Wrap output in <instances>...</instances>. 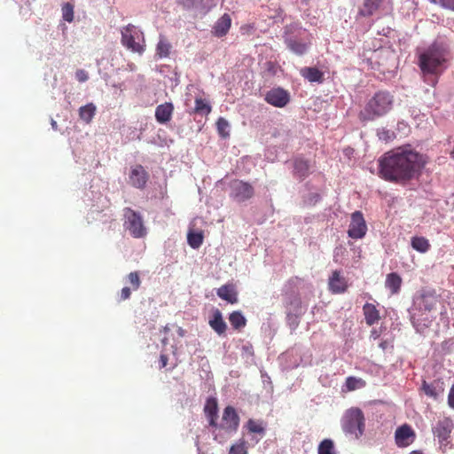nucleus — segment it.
<instances>
[{
	"instance_id": "obj_15",
	"label": "nucleus",
	"mask_w": 454,
	"mask_h": 454,
	"mask_svg": "<svg viewBox=\"0 0 454 454\" xmlns=\"http://www.w3.org/2000/svg\"><path fill=\"white\" fill-rule=\"evenodd\" d=\"M174 111V106L170 102H165L164 104L159 105L155 109V119L160 123H167L171 120Z\"/></svg>"
},
{
	"instance_id": "obj_52",
	"label": "nucleus",
	"mask_w": 454,
	"mask_h": 454,
	"mask_svg": "<svg viewBox=\"0 0 454 454\" xmlns=\"http://www.w3.org/2000/svg\"><path fill=\"white\" fill-rule=\"evenodd\" d=\"M410 454H423V453L420 451H418V450H413Z\"/></svg>"
},
{
	"instance_id": "obj_40",
	"label": "nucleus",
	"mask_w": 454,
	"mask_h": 454,
	"mask_svg": "<svg viewBox=\"0 0 454 454\" xmlns=\"http://www.w3.org/2000/svg\"><path fill=\"white\" fill-rule=\"evenodd\" d=\"M128 281L130 284L132 290L137 291L141 286V279L137 271L130 272L127 276Z\"/></svg>"
},
{
	"instance_id": "obj_37",
	"label": "nucleus",
	"mask_w": 454,
	"mask_h": 454,
	"mask_svg": "<svg viewBox=\"0 0 454 454\" xmlns=\"http://www.w3.org/2000/svg\"><path fill=\"white\" fill-rule=\"evenodd\" d=\"M216 128H217V131H218L219 135L222 137L226 138L230 136V132H229L230 124L224 118H223V117L218 118V120L216 121Z\"/></svg>"
},
{
	"instance_id": "obj_23",
	"label": "nucleus",
	"mask_w": 454,
	"mask_h": 454,
	"mask_svg": "<svg viewBox=\"0 0 454 454\" xmlns=\"http://www.w3.org/2000/svg\"><path fill=\"white\" fill-rule=\"evenodd\" d=\"M402 278L395 272L387 275L385 286L390 290L391 294H398L402 286Z\"/></svg>"
},
{
	"instance_id": "obj_21",
	"label": "nucleus",
	"mask_w": 454,
	"mask_h": 454,
	"mask_svg": "<svg viewBox=\"0 0 454 454\" xmlns=\"http://www.w3.org/2000/svg\"><path fill=\"white\" fill-rule=\"evenodd\" d=\"M363 312L365 322L370 326L376 324L380 319V311L372 303L366 302L363 306Z\"/></svg>"
},
{
	"instance_id": "obj_45",
	"label": "nucleus",
	"mask_w": 454,
	"mask_h": 454,
	"mask_svg": "<svg viewBox=\"0 0 454 454\" xmlns=\"http://www.w3.org/2000/svg\"><path fill=\"white\" fill-rule=\"evenodd\" d=\"M168 357L167 355L165 354H161L160 356V360H159V363H160V369H162V368H165L168 364Z\"/></svg>"
},
{
	"instance_id": "obj_44",
	"label": "nucleus",
	"mask_w": 454,
	"mask_h": 454,
	"mask_svg": "<svg viewBox=\"0 0 454 454\" xmlns=\"http://www.w3.org/2000/svg\"><path fill=\"white\" fill-rule=\"evenodd\" d=\"M441 6L454 11V0H439Z\"/></svg>"
},
{
	"instance_id": "obj_25",
	"label": "nucleus",
	"mask_w": 454,
	"mask_h": 454,
	"mask_svg": "<svg viewBox=\"0 0 454 454\" xmlns=\"http://www.w3.org/2000/svg\"><path fill=\"white\" fill-rule=\"evenodd\" d=\"M309 174V161L302 159H295L294 161V175L299 179L303 180Z\"/></svg>"
},
{
	"instance_id": "obj_48",
	"label": "nucleus",
	"mask_w": 454,
	"mask_h": 454,
	"mask_svg": "<svg viewBox=\"0 0 454 454\" xmlns=\"http://www.w3.org/2000/svg\"><path fill=\"white\" fill-rule=\"evenodd\" d=\"M381 1L382 0H365V4L378 7Z\"/></svg>"
},
{
	"instance_id": "obj_16",
	"label": "nucleus",
	"mask_w": 454,
	"mask_h": 454,
	"mask_svg": "<svg viewBox=\"0 0 454 454\" xmlns=\"http://www.w3.org/2000/svg\"><path fill=\"white\" fill-rule=\"evenodd\" d=\"M329 288L333 294L344 293L347 289V283L340 276V271L334 270L329 278Z\"/></svg>"
},
{
	"instance_id": "obj_27",
	"label": "nucleus",
	"mask_w": 454,
	"mask_h": 454,
	"mask_svg": "<svg viewBox=\"0 0 454 454\" xmlns=\"http://www.w3.org/2000/svg\"><path fill=\"white\" fill-rule=\"evenodd\" d=\"M366 386V382L362 378L349 376L346 379L345 388L346 391L351 392L359 388H363Z\"/></svg>"
},
{
	"instance_id": "obj_11",
	"label": "nucleus",
	"mask_w": 454,
	"mask_h": 454,
	"mask_svg": "<svg viewBox=\"0 0 454 454\" xmlns=\"http://www.w3.org/2000/svg\"><path fill=\"white\" fill-rule=\"evenodd\" d=\"M265 100L273 106L284 107L290 101V95L282 88H274L266 93Z\"/></svg>"
},
{
	"instance_id": "obj_14",
	"label": "nucleus",
	"mask_w": 454,
	"mask_h": 454,
	"mask_svg": "<svg viewBox=\"0 0 454 454\" xmlns=\"http://www.w3.org/2000/svg\"><path fill=\"white\" fill-rule=\"evenodd\" d=\"M204 413L207 419L208 425L212 427H217L218 403L215 397H208L204 406Z\"/></svg>"
},
{
	"instance_id": "obj_6",
	"label": "nucleus",
	"mask_w": 454,
	"mask_h": 454,
	"mask_svg": "<svg viewBox=\"0 0 454 454\" xmlns=\"http://www.w3.org/2000/svg\"><path fill=\"white\" fill-rule=\"evenodd\" d=\"M239 416L234 407L229 405L223 409L220 424L217 427L223 430L227 434H234L239 427Z\"/></svg>"
},
{
	"instance_id": "obj_35",
	"label": "nucleus",
	"mask_w": 454,
	"mask_h": 454,
	"mask_svg": "<svg viewBox=\"0 0 454 454\" xmlns=\"http://www.w3.org/2000/svg\"><path fill=\"white\" fill-rule=\"evenodd\" d=\"M287 312L301 313V301L298 296H293L289 298L286 303Z\"/></svg>"
},
{
	"instance_id": "obj_19",
	"label": "nucleus",
	"mask_w": 454,
	"mask_h": 454,
	"mask_svg": "<svg viewBox=\"0 0 454 454\" xmlns=\"http://www.w3.org/2000/svg\"><path fill=\"white\" fill-rule=\"evenodd\" d=\"M208 324L218 335H222L226 332L227 325L224 322L222 312L219 309H215L214 311L212 317L208 321Z\"/></svg>"
},
{
	"instance_id": "obj_2",
	"label": "nucleus",
	"mask_w": 454,
	"mask_h": 454,
	"mask_svg": "<svg viewBox=\"0 0 454 454\" xmlns=\"http://www.w3.org/2000/svg\"><path fill=\"white\" fill-rule=\"evenodd\" d=\"M394 102L393 94L387 90H379L367 101L358 118L362 122H366L382 117L392 110Z\"/></svg>"
},
{
	"instance_id": "obj_47",
	"label": "nucleus",
	"mask_w": 454,
	"mask_h": 454,
	"mask_svg": "<svg viewBox=\"0 0 454 454\" xmlns=\"http://www.w3.org/2000/svg\"><path fill=\"white\" fill-rule=\"evenodd\" d=\"M253 29H254V25H244L240 27L242 34L249 33Z\"/></svg>"
},
{
	"instance_id": "obj_49",
	"label": "nucleus",
	"mask_w": 454,
	"mask_h": 454,
	"mask_svg": "<svg viewBox=\"0 0 454 454\" xmlns=\"http://www.w3.org/2000/svg\"><path fill=\"white\" fill-rule=\"evenodd\" d=\"M371 336L373 337L374 339H377L380 336V334L376 330H372L371 332Z\"/></svg>"
},
{
	"instance_id": "obj_10",
	"label": "nucleus",
	"mask_w": 454,
	"mask_h": 454,
	"mask_svg": "<svg viewBox=\"0 0 454 454\" xmlns=\"http://www.w3.org/2000/svg\"><path fill=\"white\" fill-rule=\"evenodd\" d=\"M367 225L361 211H355L351 215V221L348 230V237L358 239L365 236Z\"/></svg>"
},
{
	"instance_id": "obj_36",
	"label": "nucleus",
	"mask_w": 454,
	"mask_h": 454,
	"mask_svg": "<svg viewBox=\"0 0 454 454\" xmlns=\"http://www.w3.org/2000/svg\"><path fill=\"white\" fill-rule=\"evenodd\" d=\"M171 44L164 40L160 39L157 44V55L160 58H167L170 53Z\"/></svg>"
},
{
	"instance_id": "obj_1",
	"label": "nucleus",
	"mask_w": 454,
	"mask_h": 454,
	"mask_svg": "<svg viewBox=\"0 0 454 454\" xmlns=\"http://www.w3.org/2000/svg\"><path fill=\"white\" fill-rule=\"evenodd\" d=\"M424 163L419 153L399 148L386 153L379 160V176L387 182H406L420 172Z\"/></svg>"
},
{
	"instance_id": "obj_29",
	"label": "nucleus",
	"mask_w": 454,
	"mask_h": 454,
	"mask_svg": "<svg viewBox=\"0 0 454 454\" xmlns=\"http://www.w3.org/2000/svg\"><path fill=\"white\" fill-rule=\"evenodd\" d=\"M411 244L412 248L419 253L427 252L431 247L428 239L424 237H413Z\"/></svg>"
},
{
	"instance_id": "obj_46",
	"label": "nucleus",
	"mask_w": 454,
	"mask_h": 454,
	"mask_svg": "<svg viewBox=\"0 0 454 454\" xmlns=\"http://www.w3.org/2000/svg\"><path fill=\"white\" fill-rule=\"evenodd\" d=\"M448 403L451 408H454V385L451 387L449 396H448Z\"/></svg>"
},
{
	"instance_id": "obj_5",
	"label": "nucleus",
	"mask_w": 454,
	"mask_h": 454,
	"mask_svg": "<svg viewBox=\"0 0 454 454\" xmlns=\"http://www.w3.org/2000/svg\"><path fill=\"white\" fill-rule=\"evenodd\" d=\"M123 226L133 238L140 239L146 235L147 231L139 213L130 207H125L123 208Z\"/></svg>"
},
{
	"instance_id": "obj_43",
	"label": "nucleus",
	"mask_w": 454,
	"mask_h": 454,
	"mask_svg": "<svg viewBox=\"0 0 454 454\" xmlns=\"http://www.w3.org/2000/svg\"><path fill=\"white\" fill-rule=\"evenodd\" d=\"M131 289L130 287L125 286L121 291V301H125L130 298L131 295Z\"/></svg>"
},
{
	"instance_id": "obj_51",
	"label": "nucleus",
	"mask_w": 454,
	"mask_h": 454,
	"mask_svg": "<svg viewBox=\"0 0 454 454\" xmlns=\"http://www.w3.org/2000/svg\"><path fill=\"white\" fill-rule=\"evenodd\" d=\"M438 80L437 78H434L432 82H430L433 86H434L437 83Z\"/></svg>"
},
{
	"instance_id": "obj_3",
	"label": "nucleus",
	"mask_w": 454,
	"mask_h": 454,
	"mask_svg": "<svg viewBox=\"0 0 454 454\" xmlns=\"http://www.w3.org/2000/svg\"><path fill=\"white\" fill-rule=\"evenodd\" d=\"M448 50L441 43H434L419 55V67L424 74L438 76L447 61Z\"/></svg>"
},
{
	"instance_id": "obj_31",
	"label": "nucleus",
	"mask_w": 454,
	"mask_h": 454,
	"mask_svg": "<svg viewBox=\"0 0 454 454\" xmlns=\"http://www.w3.org/2000/svg\"><path fill=\"white\" fill-rule=\"evenodd\" d=\"M246 428L249 433L263 435L265 433V425L263 421L249 419L246 424Z\"/></svg>"
},
{
	"instance_id": "obj_12",
	"label": "nucleus",
	"mask_w": 454,
	"mask_h": 454,
	"mask_svg": "<svg viewBox=\"0 0 454 454\" xmlns=\"http://www.w3.org/2000/svg\"><path fill=\"white\" fill-rule=\"evenodd\" d=\"M395 439L398 447H407L413 442L415 433L409 425L404 424L395 430Z\"/></svg>"
},
{
	"instance_id": "obj_18",
	"label": "nucleus",
	"mask_w": 454,
	"mask_h": 454,
	"mask_svg": "<svg viewBox=\"0 0 454 454\" xmlns=\"http://www.w3.org/2000/svg\"><path fill=\"white\" fill-rule=\"evenodd\" d=\"M422 389L427 396L437 399L444 391L443 382L441 380H434L431 383L424 381Z\"/></svg>"
},
{
	"instance_id": "obj_22",
	"label": "nucleus",
	"mask_w": 454,
	"mask_h": 454,
	"mask_svg": "<svg viewBox=\"0 0 454 454\" xmlns=\"http://www.w3.org/2000/svg\"><path fill=\"white\" fill-rule=\"evenodd\" d=\"M217 295L231 304L238 302L237 292L232 285L222 286L217 290Z\"/></svg>"
},
{
	"instance_id": "obj_9",
	"label": "nucleus",
	"mask_w": 454,
	"mask_h": 454,
	"mask_svg": "<svg viewBox=\"0 0 454 454\" xmlns=\"http://www.w3.org/2000/svg\"><path fill=\"white\" fill-rule=\"evenodd\" d=\"M454 427L453 422L449 418H443L436 423L433 428L434 436L438 439L441 448L450 443L451 431Z\"/></svg>"
},
{
	"instance_id": "obj_20",
	"label": "nucleus",
	"mask_w": 454,
	"mask_h": 454,
	"mask_svg": "<svg viewBox=\"0 0 454 454\" xmlns=\"http://www.w3.org/2000/svg\"><path fill=\"white\" fill-rule=\"evenodd\" d=\"M285 43L288 49L297 55H303L307 51L309 44V43L291 36L286 37Z\"/></svg>"
},
{
	"instance_id": "obj_28",
	"label": "nucleus",
	"mask_w": 454,
	"mask_h": 454,
	"mask_svg": "<svg viewBox=\"0 0 454 454\" xmlns=\"http://www.w3.org/2000/svg\"><path fill=\"white\" fill-rule=\"evenodd\" d=\"M229 321L231 326L236 330H240L247 325V319L240 311H233L231 313Z\"/></svg>"
},
{
	"instance_id": "obj_30",
	"label": "nucleus",
	"mask_w": 454,
	"mask_h": 454,
	"mask_svg": "<svg viewBox=\"0 0 454 454\" xmlns=\"http://www.w3.org/2000/svg\"><path fill=\"white\" fill-rule=\"evenodd\" d=\"M436 303L437 299L434 296L429 294H423L420 297L419 306L420 309H423L425 311H431L434 309Z\"/></svg>"
},
{
	"instance_id": "obj_17",
	"label": "nucleus",
	"mask_w": 454,
	"mask_h": 454,
	"mask_svg": "<svg viewBox=\"0 0 454 454\" xmlns=\"http://www.w3.org/2000/svg\"><path fill=\"white\" fill-rule=\"evenodd\" d=\"M231 26V19L229 14L224 13L215 22L213 27V34L217 37H223L229 32Z\"/></svg>"
},
{
	"instance_id": "obj_41",
	"label": "nucleus",
	"mask_w": 454,
	"mask_h": 454,
	"mask_svg": "<svg viewBox=\"0 0 454 454\" xmlns=\"http://www.w3.org/2000/svg\"><path fill=\"white\" fill-rule=\"evenodd\" d=\"M301 313H293L291 311L287 312V321L294 329H295L299 325L298 317L301 316Z\"/></svg>"
},
{
	"instance_id": "obj_8",
	"label": "nucleus",
	"mask_w": 454,
	"mask_h": 454,
	"mask_svg": "<svg viewBox=\"0 0 454 454\" xmlns=\"http://www.w3.org/2000/svg\"><path fill=\"white\" fill-rule=\"evenodd\" d=\"M137 37H138V31H137L135 26L129 24L121 29L122 45L133 52L142 54L145 51V46L136 42Z\"/></svg>"
},
{
	"instance_id": "obj_50",
	"label": "nucleus",
	"mask_w": 454,
	"mask_h": 454,
	"mask_svg": "<svg viewBox=\"0 0 454 454\" xmlns=\"http://www.w3.org/2000/svg\"><path fill=\"white\" fill-rule=\"evenodd\" d=\"M380 347L382 348V349H385L386 347H387V342L386 341H382L380 344Z\"/></svg>"
},
{
	"instance_id": "obj_53",
	"label": "nucleus",
	"mask_w": 454,
	"mask_h": 454,
	"mask_svg": "<svg viewBox=\"0 0 454 454\" xmlns=\"http://www.w3.org/2000/svg\"><path fill=\"white\" fill-rule=\"evenodd\" d=\"M432 4H438L439 2L437 0H429Z\"/></svg>"
},
{
	"instance_id": "obj_7",
	"label": "nucleus",
	"mask_w": 454,
	"mask_h": 454,
	"mask_svg": "<svg viewBox=\"0 0 454 454\" xmlns=\"http://www.w3.org/2000/svg\"><path fill=\"white\" fill-rule=\"evenodd\" d=\"M230 196L238 202H244L254 194V187L247 182L233 180L230 184Z\"/></svg>"
},
{
	"instance_id": "obj_26",
	"label": "nucleus",
	"mask_w": 454,
	"mask_h": 454,
	"mask_svg": "<svg viewBox=\"0 0 454 454\" xmlns=\"http://www.w3.org/2000/svg\"><path fill=\"white\" fill-rule=\"evenodd\" d=\"M96 111V106L93 103H88L87 105L79 108V117L82 121L89 124L94 118Z\"/></svg>"
},
{
	"instance_id": "obj_39",
	"label": "nucleus",
	"mask_w": 454,
	"mask_h": 454,
	"mask_svg": "<svg viewBox=\"0 0 454 454\" xmlns=\"http://www.w3.org/2000/svg\"><path fill=\"white\" fill-rule=\"evenodd\" d=\"M62 17L64 20L72 22L74 20V5L70 3H66L62 6Z\"/></svg>"
},
{
	"instance_id": "obj_32",
	"label": "nucleus",
	"mask_w": 454,
	"mask_h": 454,
	"mask_svg": "<svg viewBox=\"0 0 454 454\" xmlns=\"http://www.w3.org/2000/svg\"><path fill=\"white\" fill-rule=\"evenodd\" d=\"M211 110L212 107L207 101L200 98H197L195 99V107L192 110V113L201 115H208L211 113Z\"/></svg>"
},
{
	"instance_id": "obj_13",
	"label": "nucleus",
	"mask_w": 454,
	"mask_h": 454,
	"mask_svg": "<svg viewBox=\"0 0 454 454\" xmlns=\"http://www.w3.org/2000/svg\"><path fill=\"white\" fill-rule=\"evenodd\" d=\"M129 178L132 186L143 189L148 181L149 175L143 166L136 165L131 168Z\"/></svg>"
},
{
	"instance_id": "obj_24",
	"label": "nucleus",
	"mask_w": 454,
	"mask_h": 454,
	"mask_svg": "<svg viewBox=\"0 0 454 454\" xmlns=\"http://www.w3.org/2000/svg\"><path fill=\"white\" fill-rule=\"evenodd\" d=\"M301 74L310 82H322L324 74L317 67H303L301 69Z\"/></svg>"
},
{
	"instance_id": "obj_38",
	"label": "nucleus",
	"mask_w": 454,
	"mask_h": 454,
	"mask_svg": "<svg viewBox=\"0 0 454 454\" xmlns=\"http://www.w3.org/2000/svg\"><path fill=\"white\" fill-rule=\"evenodd\" d=\"M229 454H247V448L245 440L241 439L235 444L231 445Z\"/></svg>"
},
{
	"instance_id": "obj_42",
	"label": "nucleus",
	"mask_w": 454,
	"mask_h": 454,
	"mask_svg": "<svg viewBox=\"0 0 454 454\" xmlns=\"http://www.w3.org/2000/svg\"><path fill=\"white\" fill-rule=\"evenodd\" d=\"M75 78L80 82H84L89 79L88 73L83 69H78L75 72Z\"/></svg>"
},
{
	"instance_id": "obj_4",
	"label": "nucleus",
	"mask_w": 454,
	"mask_h": 454,
	"mask_svg": "<svg viewBox=\"0 0 454 454\" xmlns=\"http://www.w3.org/2000/svg\"><path fill=\"white\" fill-rule=\"evenodd\" d=\"M364 416L361 409L348 410L342 419V430L355 439H359L364 432Z\"/></svg>"
},
{
	"instance_id": "obj_34",
	"label": "nucleus",
	"mask_w": 454,
	"mask_h": 454,
	"mask_svg": "<svg viewBox=\"0 0 454 454\" xmlns=\"http://www.w3.org/2000/svg\"><path fill=\"white\" fill-rule=\"evenodd\" d=\"M203 234L201 232L190 231L187 235V242L193 249L199 248L203 243Z\"/></svg>"
},
{
	"instance_id": "obj_33",
	"label": "nucleus",
	"mask_w": 454,
	"mask_h": 454,
	"mask_svg": "<svg viewBox=\"0 0 454 454\" xmlns=\"http://www.w3.org/2000/svg\"><path fill=\"white\" fill-rule=\"evenodd\" d=\"M317 454H336L334 442L331 439H324L317 448Z\"/></svg>"
},
{
	"instance_id": "obj_54",
	"label": "nucleus",
	"mask_w": 454,
	"mask_h": 454,
	"mask_svg": "<svg viewBox=\"0 0 454 454\" xmlns=\"http://www.w3.org/2000/svg\"><path fill=\"white\" fill-rule=\"evenodd\" d=\"M451 156L452 158H454V151L451 153Z\"/></svg>"
}]
</instances>
